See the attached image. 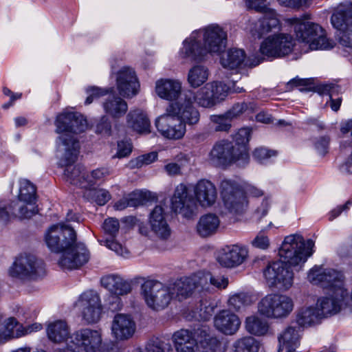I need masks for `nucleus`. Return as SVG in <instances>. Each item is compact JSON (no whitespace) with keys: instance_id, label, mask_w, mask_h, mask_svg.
Returning <instances> with one entry per match:
<instances>
[{"instance_id":"f257e3e1","label":"nucleus","mask_w":352,"mask_h":352,"mask_svg":"<svg viewBox=\"0 0 352 352\" xmlns=\"http://www.w3.org/2000/svg\"><path fill=\"white\" fill-rule=\"evenodd\" d=\"M45 241L52 252H63L58 261L62 268L77 269L89 261L88 250L76 241V232L69 225L60 223L51 226L45 233Z\"/></svg>"},{"instance_id":"f03ea898","label":"nucleus","mask_w":352,"mask_h":352,"mask_svg":"<svg viewBox=\"0 0 352 352\" xmlns=\"http://www.w3.org/2000/svg\"><path fill=\"white\" fill-rule=\"evenodd\" d=\"M47 332L53 342H65V350L60 352H100L102 348L101 330L86 327L70 334L67 322L57 320L48 325Z\"/></svg>"},{"instance_id":"7ed1b4c3","label":"nucleus","mask_w":352,"mask_h":352,"mask_svg":"<svg viewBox=\"0 0 352 352\" xmlns=\"http://www.w3.org/2000/svg\"><path fill=\"white\" fill-rule=\"evenodd\" d=\"M194 196L188 192L187 186L179 184L175 189L171 198V208L176 213L186 218L192 216L197 204L203 208H209L217 199V190L213 183L208 179L199 180L192 187Z\"/></svg>"},{"instance_id":"20e7f679","label":"nucleus","mask_w":352,"mask_h":352,"mask_svg":"<svg viewBox=\"0 0 352 352\" xmlns=\"http://www.w3.org/2000/svg\"><path fill=\"white\" fill-rule=\"evenodd\" d=\"M226 32L219 25H210L204 31L192 34L184 43L181 55L198 60L207 52L219 53L226 47Z\"/></svg>"},{"instance_id":"39448f33","label":"nucleus","mask_w":352,"mask_h":352,"mask_svg":"<svg viewBox=\"0 0 352 352\" xmlns=\"http://www.w3.org/2000/svg\"><path fill=\"white\" fill-rule=\"evenodd\" d=\"M80 144L73 139L67 137L60 138V142L56 148L58 158V164L65 167L63 178L72 185L85 190L87 170L80 165L73 166L77 159Z\"/></svg>"},{"instance_id":"423d86ee","label":"nucleus","mask_w":352,"mask_h":352,"mask_svg":"<svg viewBox=\"0 0 352 352\" xmlns=\"http://www.w3.org/2000/svg\"><path fill=\"white\" fill-rule=\"evenodd\" d=\"M285 21L293 26L297 39L308 45L311 50H330L335 43L327 37L325 30L318 24L305 21L298 18Z\"/></svg>"},{"instance_id":"0eeeda50","label":"nucleus","mask_w":352,"mask_h":352,"mask_svg":"<svg viewBox=\"0 0 352 352\" xmlns=\"http://www.w3.org/2000/svg\"><path fill=\"white\" fill-rule=\"evenodd\" d=\"M208 160L216 166L226 168L232 164L245 166L248 163L250 156L245 153L243 146L236 147L232 142L221 140L212 146Z\"/></svg>"},{"instance_id":"6e6552de","label":"nucleus","mask_w":352,"mask_h":352,"mask_svg":"<svg viewBox=\"0 0 352 352\" xmlns=\"http://www.w3.org/2000/svg\"><path fill=\"white\" fill-rule=\"evenodd\" d=\"M314 242L311 239L305 241L298 234L287 236L279 250V255L285 263L291 266H301L312 254Z\"/></svg>"},{"instance_id":"1a4fd4ad","label":"nucleus","mask_w":352,"mask_h":352,"mask_svg":"<svg viewBox=\"0 0 352 352\" xmlns=\"http://www.w3.org/2000/svg\"><path fill=\"white\" fill-rule=\"evenodd\" d=\"M232 89L221 81H212L205 84L197 91L186 90V99L195 102L199 107L210 109L223 101Z\"/></svg>"},{"instance_id":"9d476101","label":"nucleus","mask_w":352,"mask_h":352,"mask_svg":"<svg viewBox=\"0 0 352 352\" xmlns=\"http://www.w3.org/2000/svg\"><path fill=\"white\" fill-rule=\"evenodd\" d=\"M294 308L291 297L280 294H269L263 297L257 305L258 313L270 320L287 318Z\"/></svg>"},{"instance_id":"9b49d317","label":"nucleus","mask_w":352,"mask_h":352,"mask_svg":"<svg viewBox=\"0 0 352 352\" xmlns=\"http://www.w3.org/2000/svg\"><path fill=\"white\" fill-rule=\"evenodd\" d=\"M8 274L13 278L34 280L45 274V264L34 255H20L10 267Z\"/></svg>"},{"instance_id":"f8f14e48","label":"nucleus","mask_w":352,"mask_h":352,"mask_svg":"<svg viewBox=\"0 0 352 352\" xmlns=\"http://www.w3.org/2000/svg\"><path fill=\"white\" fill-rule=\"evenodd\" d=\"M170 284L164 285L156 280L145 281L142 285V294L146 305L153 310L166 308L173 299Z\"/></svg>"},{"instance_id":"ddd939ff","label":"nucleus","mask_w":352,"mask_h":352,"mask_svg":"<svg viewBox=\"0 0 352 352\" xmlns=\"http://www.w3.org/2000/svg\"><path fill=\"white\" fill-rule=\"evenodd\" d=\"M55 125L56 133L60 134L57 140V148L63 136L67 137V139H73L79 144L75 134L84 132L87 128V122L84 116L78 113L63 112L57 116Z\"/></svg>"},{"instance_id":"4468645a","label":"nucleus","mask_w":352,"mask_h":352,"mask_svg":"<svg viewBox=\"0 0 352 352\" xmlns=\"http://www.w3.org/2000/svg\"><path fill=\"white\" fill-rule=\"evenodd\" d=\"M294 46V40L290 34L279 33L265 38L261 43L259 51L267 58H280L291 53Z\"/></svg>"},{"instance_id":"2eb2a0df","label":"nucleus","mask_w":352,"mask_h":352,"mask_svg":"<svg viewBox=\"0 0 352 352\" xmlns=\"http://www.w3.org/2000/svg\"><path fill=\"white\" fill-rule=\"evenodd\" d=\"M331 22L342 34L339 38L340 44L352 48V3L340 4L332 14Z\"/></svg>"},{"instance_id":"dca6fc26","label":"nucleus","mask_w":352,"mask_h":352,"mask_svg":"<svg viewBox=\"0 0 352 352\" xmlns=\"http://www.w3.org/2000/svg\"><path fill=\"white\" fill-rule=\"evenodd\" d=\"M76 306L82 320L86 324H94L100 320L102 313V305L96 292L88 290L82 293L76 302Z\"/></svg>"},{"instance_id":"f3484780","label":"nucleus","mask_w":352,"mask_h":352,"mask_svg":"<svg viewBox=\"0 0 352 352\" xmlns=\"http://www.w3.org/2000/svg\"><path fill=\"white\" fill-rule=\"evenodd\" d=\"M263 274L270 287L280 290L289 289L294 283V273L283 261L270 263Z\"/></svg>"},{"instance_id":"a211bd4d","label":"nucleus","mask_w":352,"mask_h":352,"mask_svg":"<svg viewBox=\"0 0 352 352\" xmlns=\"http://www.w3.org/2000/svg\"><path fill=\"white\" fill-rule=\"evenodd\" d=\"M262 13L263 15L259 19H249L246 23V32L254 38H261L265 34L280 30L281 28L279 16L275 10L270 8Z\"/></svg>"},{"instance_id":"6ab92c4d","label":"nucleus","mask_w":352,"mask_h":352,"mask_svg":"<svg viewBox=\"0 0 352 352\" xmlns=\"http://www.w3.org/2000/svg\"><path fill=\"white\" fill-rule=\"evenodd\" d=\"M221 187L222 199L226 208L231 213H242L248 204L243 191L236 184L230 180H223Z\"/></svg>"},{"instance_id":"aec40b11","label":"nucleus","mask_w":352,"mask_h":352,"mask_svg":"<svg viewBox=\"0 0 352 352\" xmlns=\"http://www.w3.org/2000/svg\"><path fill=\"white\" fill-rule=\"evenodd\" d=\"M307 278L313 284L330 289L331 292H337L338 289H344L343 274L333 269L315 267L309 271Z\"/></svg>"},{"instance_id":"412c9836","label":"nucleus","mask_w":352,"mask_h":352,"mask_svg":"<svg viewBox=\"0 0 352 352\" xmlns=\"http://www.w3.org/2000/svg\"><path fill=\"white\" fill-rule=\"evenodd\" d=\"M157 130L166 138L179 140L186 133V125L172 112H167L160 116L155 122Z\"/></svg>"},{"instance_id":"4be33fe9","label":"nucleus","mask_w":352,"mask_h":352,"mask_svg":"<svg viewBox=\"0 0 352 352\" xmlns=\"http://www.w3.org/2000/svg\"><path fill=\"white\" fill-rule=\"evenodd\" d=\"M194 103L186 99V93L184 92L179 101L172 102L167 107V112L175 113L185 125L197 124L200 119V113Z\"/></svg>"},{"instance_id":"5701e85b","label":"nucleus","mask_w":352,"mask_h":352,"mask_svg":"<svg viewBox=\"0 0 352 352\" xmlns=\"http://www.w3.org/2000/svg\"><path fill=\"white\" fill-rule=\"evenodd\" d=\"M139 82L135 72L130 67H122L116 74V87L120 96L133 98L138 93Z\"/></svg>"},{"instance_id":"b1692460","label":"nucleus","mask_w":352,"mask_h":352,"mask_svg":"<svg viewBox=\"0 0 352 352\" xmlns=\"http://www.w3.org/2000/svg\"><path fill=\"white\" fill-rule=\"evenodd\" d=\"M111 333L118 341L131 338L136 331V323L131 316L124 314H116L111 323Z\"/></svg>"},{"instance_id":"393cba45","label":"nucleus","mask_w":352,"mask_h":352,"mask_svg":"<svg viewBox=\"0 0 352 352\" xmlns=\"http://www.w3.org/2000/svg\"><path fill=\"white\" fill-rule=\"evenodd\" d=\"M248 256V250L245 247L232 245L226 246L220 251L217 261L223 267L232 268L244 263Z\"/></svg>"},{"instance_id":"a878e982","label":"nucleus","mask_w":352,"mask_h":352,"mask_svg":"<svg viewBox=\"0 0 352 352\" xmlns=\"http://www.w3.org/2000/svg\"><path fill=\"white\" fill-rule=\"evenodd\" d=\"M151 231L158 238L167 239L171 234L168 223V214L162 206H156L148 216Z\"/></svg>"},{"instance_id":"bb28decb","label":"nucleus","mask_w":352,"mask_h":352,"mask_svg":"<svg viewBox=\"0 0 352 352\" xmlns=\"http://www.w3.org/2000/svg\"><path fill=\"white\" fill-rule=\"evenodd\" d=\"M173 298L182 300L190 297L195 292H203L199 276L184 277L170 283Z\"/></svg>"},{"instance_id":"cd10ccee","label":"nucleus","mask_w":352,"mask_h":352,"mask_svg":"<svg viewBox=\"0 0 352 352\" xmlns=\"http://www.w3.org/2000/svg\"><path fill=\"white\" fill-rule=\"evenodd\" d=\"M346 295V292L344 289H338L337 292H331L329 296L319 299L316 308L319 309L322 319L338 313Z\"/></svg>"},{"instance_id":"c85d7f7f","label":"nucleus","mask_w":352,"mask_h":352,"mask_svg":"<svg viewBox=\"0 0 352 352\" xmlns=\"http://www.w3.org/2000/svg\"><path fill=\"white\" fill-rule=\"evenodd\" d=\"M214 325L222 333L232 336L239 329L241 320L238 316L229 310H222L214 316Z\"/></svg>"},{"instance_id":"c756f323","label":"nucleus","mask_w":352,"mask_h":352,"mask_svg":"<svg viewBox=\"0 0 352 352\" xmlns=\"http://www.w3.org/2000/svg\"><path fill=\"white\" fill-rule=\"evenodd\" d=\"M102 285L115 296L117 305L115 309L118 308L120 303L119 296H124L131 292V285L130 283L124 280L122 276L117 274H110L104 276L101 279Z\"/></svg>"},{"instance_id":"7c9ffc66","label":"nucleus","mask_w":352,"mask_h":352,"mask_svg":"<svg viewBox=\"0 0 352 352\" xmlns=\"http://www.w3.org/2000/svg\"><path fill=\"white\" fill-rule=\"evenodd\" d=\"M182 82L175 79H160L155 83L157 95L164 100L173 101L182 94Z\"/></svg>"},{"instance_id":"2f4dec72","label":"nucleus","mask_w":352,"mask_h":352,"mask_svg":"<svg viewBox=\"0 0 352 352\" xmlns=\"http://www.w3.org/2000/svg\"><path fill=\"white\" fill-rule=\"evenodd\" d=\"M219 226V217L213 213H208L199 218L196 226V231L201 237L206 238L217 233Z\"/></svg>"},{"instance_id":"473e14b6","label":"nucleus","mask_w":352,"mask_h":352,"mask_svg":"<svg viewBox=\"0 0 352 352\" xmlns=\"http://www.w3.org/2000/svg\"><path fill=\"white\" fill-rule=\"evenodd\" d=\"M104 112L113 119H119L126 113L128 104L120 96L109 95L103 102Z\"/></svg>"},{"instance_id":"72a5a7b5","label":"nucleus","mask_w":352,"mask_h":352,"mask_svg":"<svg viewBox=\"0 0 352 352\" xmlns=\"http://www.w3.org/2000/svg\"><path fill=\"white\" fill-rule=\"evenodd\" d=\"M300 328L288 326L278 336L279 350H295L300 344Z\"/></svg>"},{"instance_id":"f704fd0d","label":"nucleus","mask_w":352,"mask_h":352,"mask_svg":"<svg viewBox=\"0 0 352 352\" xmlns=\"http://www.w3.org/2000/svg\"><path fill=\"white\" fill-rule=\"evenodd\" d=\"M127 126L139 133L150 131V121L146 113L141 109H132L126 116Z\"/></svg>"},{"instance_id":"c9c22d12","label":"nucleus","mask_w":352,"mask_h":352,"mask_svg":"<svg viewBox=\"0 0 352 352\" xmlns=\"http://www.w3.org/2000/svg\"><path fill=\"white\" fill-rule=\"evenodd\" d=\"M322 318L319 309L314 307H302L298 310L296 314V322L299 328H307L318 324Z\"/></svg>"},{"instance_id":"e433bc0d","label":"nucleus","mask_w":352,"mask_h":352,"mask_svg":"<svg viewBox=\"0 0 352 352\" xmlns=\"http://www.w3.org/2000/svg\"><path fill=\"white\" fill-rule=\"evenodd\" d=\"M3 206L9 212V218L12 215L20 219L30 218L38 212L36 203L35 202L30 203L17 200L11 203L9 209L5 206Z\"/></svg>"},{"instance_id":"4c0bfd02","label":"nucleus","mask_w":352,"mask_h":352,"mask_svg":"<svg viewBox=\"0 0 352 352\" xmlns=\"http://www.w3.org/2000/svg\"><path fill=\"white\" fill-rule=\"evenodd\" d=\"M245 54L240 49H230L223 54L221 63L225 68L234 69L244 64Z\"/></svg>"},{"instance_id":"58836bf2","label":"nucleus","mask_w":352,"mask_h":352,"mask_svg":"<svg viewBox=\"0 0 352 352\" xmlns=\"http://www.w3.org/2000/svg\"><path fill=\"white\" fill-rule=\"evenodd\" d=\"M245 327L248 333L255 336H266L270 329L268 322L256 316L247 317L245 321Z\"/></svg>"},{"instance_id":"ea45409f","label":"nucleus","mask_w":352,"mask_h":352,"mask_svg":"<svg viewBox=\"0 0 352 352\" xmlns=\"http://www.w3.org/2000/svg\"><path fill=\"white\" fill-rule=\"evenodd\" d=\"M209 71L203 65H195L188 74V82L192 88H197L204 85L208 79Z\"/></svg>"},{"instance_id":"a19ab883","label":"nucleus","mask_w":352,"mask_h":352,"mask_svg":"<svg viewBox=\"0 0 352 352\" xmlns=\"http://www.w3.org/2000/svg\"><path fill=\"white\" fill-rule=\"evenodd\" d=\"M199 278L203 291H209L211 285L218 289H225L228 287L229 283L227 277L224 276H214L210 273L199 276Z\"/></svg>"},{"instance_id":"79ce46f5","label":"nucleus","mask_w":352,"mask_h":352,"mask_svg":"<svg viewBox=\"0 0 352 352\" xmlns=\"http://www.w3.org/2000/svg\"><path fill=\"white\" fill-rule=\"evenodd\" d=\"M253 303L252 297L247 293H236L230 296L228 300V306L230 309L239 311Z\"/></svg>"},{"instance_id":"37998d69","label":"nucleus","mask_w":352,"mask_h":352,"mask_svg":"<svg viewBox=\"0 0 352 352\" xmlns=\"http://www.w3.org/2000/svg\"><path fill=\"white\" fill-rule=\"evenodd\" d=\"M233 352H258L260 343L252 336L237 339L232 344Z\"/></svg>"},{"instance_id":"c03bdc74","label":"nucleus","mask_w":352,"mask_h":352,"mask_svg":"<svg viewBox=\"0 0 352 352\" xmlns=\"http://www.w3.org/2000/svg\"><path fill=\"white\" fill-rule=\"evenodd\" d=\"M110 174L109 169L105 167L98 168L90 172L87 171L85 190L95 188L96 184L103 183Z\"/></svg>"},{"instance_id":"a18cd8bd","label":"nucleus","mask_w":352,"mask_h":352,"mask_svg":"<svg viewBox=\"0 0 352 352\" xmlns=\"http://www.w3.org/2000/svg\"><path fill=\"white\" fill-rule=\"evenodd\" d=\"M36 186L28 179H23L20 180L17 200L36 203Z\"/></svg>"},{"instance_id":"49530a36","label":"nucleus","mask_w":352,"mask_h":352,"mask_svg":"<svg viewBox=\"0 0 352 352\" xmlns=\"http://www.w3.org/2000/svg\"><path fill=\"white\" fill-rule=\"evenodd\" d=\"M83 197L100 206H103L111 199V196L105 189L92 188L83 191Z\"/></svg>"},{"instance_id":"de8ad7c7","label":"nucleus","mask_w":352,"mask_h":352,"mask_svg":"<svg viewBox=\"0 0 352 352\" xmlns=\"http://www.w3.org/2000/svg\"><path fill=\"white\" fill-rule=\"evenodd\" d=\"M147 197V192H135L130 195L129 198H123L118 201L114 208L117 210H122L127 207H136L139 205L143 204V201Z\"/></svg>"},{"instance_id":"09e8293b","label":"nucleus","mask_w":352,"mask_h":352,"mask_svg":"<svg viewBox=\"0 0 352 352\" xmlns=\"http://www.w3.org/2000/svg\"><path fill=\"white\" fill-rule=\"evenodd\" d=\"M146 352H171V344L165 339L159 337H153L149 339L144 349Z\"/></svg>"},{"instance_id":"8fccbe9b","label":"nucleus","mask_w":352,"mask_h":352,"mask_svg":"<svg viewBox=\"0 0 352 352\" xmlns=\"http://www.w3.org/2000/svg\"><path fill=\"white\" fill-rule=\"evenodd\" d=\"M172 341L175 349L177 346H182L191 342L196 341L195 336L191 331L182 329L175 331L172 336Z\"/></svg>"},{"instance_id":"3c124183","label":"nucleus","mask_w":352,"mask_h":352,"mask_svg":"<svg viewBox=\"0 0 352 352\" xmlns=\"http://www.w3.org/2000/svg\"><path fill=\"white\" fill-rule=\"evenodd\" d=\"M253 106V104L245 102L235 103L226 112V116L232 120L236 119L248 111H252L254 110Z\"/></svg>"},{"instance_id":"603ef678","label":"nucleus","mask_w":352,"mask_h":352,"mask_svg":"<svg viewBox=\"0 0 352 352\" xmlns=\"http://www.w3.org/2000/svg\"><path fill=\"white\" fill-rule=\"evenodd\" d=\"M251 130L249 128H241L233 136V143L236 147L243 146L247 155H249L246 147L250 139Z\"/></svg>"},{"instance_id":"864d4df0","label":"nucleus","mask_w":352,"mask_h":352,"mask_svg":"<svg viewBox=\"0 0 352 352\" xmlns=\"http://www.w3.org/2000/svg\"><path fill=\"white\" fill-rule=\"evenodd\" d=\"M210 120L214 124V129L216 131L228 132L231 129V118L226 116V113L223 115H213L210 117Z\"/></svg>"},{"instance_id":"5fc2aeb1","label":"nucleus","mask_w":352,"mask_h":352,"mask_svg":"<svg viewBox=\"0 0 352 352\" xmlns=\"http://www.w3.org/2000/svg\"><path fill=\"white\" fill-rule=\"evenodd\" d=\"M157 158V154L155 152H151L145 155H140L137 158L129 162L131 168H141L144 165H148L155 162Z\"/></svg>"},{"instance_id":"6e6d98bb","label":"nucleus","mask_w":352,"mask_h":352,"mask_svg":"<svg viewBox=\"0 0 352 352\" xmlns=\"http://www.w3.org/2000/svg\"><path fill=\"white\" fill-rule=\"evenodd\" d=\"M335 89L336 87L333 85H324L320 88V91L322 94L329 95L330 107L333 111H337L340 109L342 102V98H333V94L335 91Z\"/></svg>"},{"instance_id":"4d7b16f0","label":"nucleus","mask_w":352,"mask_h":352,"mask_svg":"<svg viewBox=\"0 0 352 352\" xmlns=\"http://www.w3.org/2000/svg\"><path fill=\"white\" fill-rule=\"evenodd\" d=\"M100 242L101 245L107 246L110 250L114 251L117 254L122 256L125 257L128 256L129 253L126 248L113 239L101 240Z\"/></svg>"},{"instance_id":"13d9d810","label":"nucleus","mask_w":352,"mask_h":352,"mask_svg":"<svg viewBox=\"0 0 352 352\" xmlns=\"http://www.w3.org/2000/svg\"><path fill=\"white\" fill-rule=\"evenodd\" d=\"M102 228L106 234L115 236L120 229L119 221L115 218H108L104 220Z\"/></svg>"},{"instance_id":"bf43d9fd","label":"nucleus","mask_w":352,"mask_h":352,"mask_svg":"<svg viewBox=\"0 0 352 352\" xmlns=\"http://www.w3.org/2000/svg\"><path fill=\"white\" fill-rule=\"evenodd\" d=\"M311 85L310 79L295 78L287 83V88L292 89L294 87H298L300 91H310Z\"/></svg>"},{"instance_id":"052dcab7","label":"nucleus","mask_w":352,"mask_h":352,"mask_svg":"<svg viewBox=\"0 0 352 352\" xmlns=\"http://www.w3.org/2000/svg\"><path fill=\"white\" fill-rule=\"evenodd\" d=\"M132 151V145L128 141L118 142V150L113 157L123 158L129 156Z\"/></svg>"},{"instance_id":"680f3d73","label":"nucleus","mask_w":352,"mask_h":352,"mask_svg":"<svg viewBox=\"0 0 352 352\" xmlns=\"http://www.w3.org/2000/svg\"><path fill=\"white\" fill-rule=\"evenodd\" d=\"M245 6L248 9H252L258 12H263L270 8L266 4L267 0H245Z\"/></svg>"},{"instance_id":"e2e57ef3","label":"nucleus","mask_w":352,"mask_h":352,"mask_svg":"<svg viewBox=\"0 0 352 352\" xmlns=\"http://www.w3.org/2000/svg\"><path fill=\"white\" fill-rule=\"evenodd\" d=\"M111 125L107 116H102L96 127V132L99 134L109 135L111 133Z\"/></svg>"},{"instance_id":"0e129e2a","label":"nucleus","mask_w":352,"mask_h":352,"mask_svg":"<svg viewBox=\"0 0 352 352\" xmlns=\"http://www.w3.org/2000/svg\"><path fill=\"white\" fill-rule=\"evenodd\" d=\"M252 243L256 248L265 250L270 246V240L263 232H260Z\"/></svg>"},{"instance_id":"69168bd1","label":"nucleus","mask_w":352,"mask_h":352,"mask_svg":"<svg viewBox=\"0 0 352 352\" xmlns=\"http://www.w3.org/2000/svg\"><path fill=\"white\" fill-rule=\"evenodd\" d=\"M329 144V138L327 136L316 138L314 141L315 148L321 155H324L327 152Z\"/></svg>"},{"instance_id":"338daca9","label":"nucleus","mask_w":352,"mask_h":352,"mask_svg":"<svg viewBox=\"0 0 352 352\" xmlns=\"http://www.w3.org/2000/svg\"><path fill=\"white\" fill-rule=\"evenodd\" d=\"M271 201L269 197H265L263 200L260 206H258L254 212L255 218L257 220H261L263 217H265L268 210L270 207Z\"/></svg>"},{"instance_id":"774afa93","label":"nucleus","mask_w":352,"mask_h":352,"mask_svg":"<svg viewBox=\"0 0 352 352\" xmlns=\"http://www.w3.org/2000/svg\"><path fill=\"white\" fill-rule=\"evenodd\" d=\"M275 155V151L263 147L256 148L253 152V157L258 161H263Z\"/></svg>"}]
</instances>
